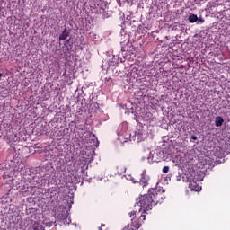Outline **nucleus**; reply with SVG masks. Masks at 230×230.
<instances>
[{
	"label": "nucleus",
	"instance_id": "obj_8",
	"mask_svg": "<svg viewBox=\"0 0 230 230\" xmlns=\"http://www.w3.org/2000/svg\"><path fill=\"white\" fill-rule=\"evenodd\" d=\"M164 173H168L170 172V167L169 166H164L162 170Z\"/></svg>",
	"mask_w": 230,
	"mask_h": 230
},
{
	"label": "nucleus",
	"instance_id": "obj_10",
	"mask_svg": "<svg viewBox=\"0 0 230 230\" xmlns=\"http://www.w3.org/2000/svg\"><path fill=\"white\" fill-rule=\"evenodd\" d=\"M191 139H193V141H197L198 137H197V136L192 135V136H191Z\"/></svg>",
	"mask_w": 230,
	"mask_h": 230
},
{
	"label": "nucleus",
	"instance_id": "obj_6",
	"mask_svg": "<svg viewBox=\"0 0 230 230\" xmlns=\"http://www.w3.org/2000/svg\"><path fill=\"white\" fill-rule=\"evenodd\" d=\"M197 21H199V17L196 14H190L189 16V22H197Z\"/></svg>",
	"mask_w": 230,
	"mask_h": 230
},
{
	"label": "nucleus",
	"instance_id": "obj_14",
	"mask_svg": "<svg viewBox=\"0 0 230 230\" xmlns=\"http://www.w3.org/2000/svg\"><path fill=\"white\" fill-rule=\"evenodd\" d=\"M87 134H91L90 132H87Z\"/></svg>",
	"mask_w": 230,
	"mask_h": 230
},
{
	"label": "nucleus",
	"instance_id": "obj_7",
	"mask_svg": "<svg viewBox=\"0 0 230 230\" xmlns=\"http://www.w3.org/2000/svg\"><path fill=\"white\" fill-rule=\"evenodd\" d=\"M3 179H7L8 181H12V174H10V172H4V175H3Z\"/></svg>",
	"mask_w": 230,
	"mask_h": 230
},
{
	"label": "nucleus",
	"instance_id": "obj_11",
	"mask_svg": "<svg viewBox=\"0 0 230 230\" xmlns=\"http://www.w3.org/2000/svg\"><path fill=\"white\" fill-rule=\"evenodd\" d=\"M101 227H105V225L102 224V225H101Z\"/></svg>",
	"mask_w": 230,
	"mask_h": 230
},
{
	"label": "nucleus",
	"instance_id": "obj_13",
	"mask_svg": "<svg viewBox=\"0 0 230 230\" xmlns=\"http://www.w3.org/2000/svg\"><path fill=\"white\" fill-rule=\"evenodd\" d=\"M66 42H69V40H66Z\"/></svg>",
	"mask_w": 230,
	"mask_h": 230
},
{
	"label": "nucleus",
	"instance_id": "obj_12",
	"mask_svg": "<svg viewBox=\"0 0 230 230\" xmlns=\"http://www.w3.org/2000/svg\"><path fill=\"white\" fill-rule=\"evenodd\" d=\"M99 230H103V229H102V227H100Z\"/></svg>",
	"mask_w": 230,
	"mask_h": 230
},
{
	"label": "nucleus",
	"instance_id": "obj_3",
	"mask_svg": "<svg viewBox=\"0 0 230 230\" xmlns=\"http://www.w3.org/2000/svg\"><path fill=\"white\" fill-rule=\"evenodd\" d=\"M69 37V32H67V29H64L62 33L59 35V40H66Z\"/></svg>",
	"mask_w": 230,
	"mask_h": 230
},
{
	"label": "nucleus",
	"instance_id": "obj_1",
	"mask_svg": "<svg viewBox=\"0 0 230 230\" xmlns=\"http://www.w3.org/2000/svg\"><path fill=\"white\" fill-rule=\"evenodd\" d=\"M148 181H149L148 176L142 174L141 179L139 181L140 186H143V188L148 186Z\"/></svg>",
	"mask_w": 230,
	"mask_h": 230
},
{
	"label": "nucleus",
	"instance_id": "obj_2",
	"mask_svg": "<svg viewBox=\"0 0 230 230\" xmlns=\"http://www.w3.org/2000/svg\"><path fill=\"white\" fill-rule=\"evenodd\" d=\"M189 188L190 190H191V191H200L201 190L200 186L195 181H190L189 184Z\"/></svg>",
	"mask_w": 230,
	"mask_h": 230
},
{
	"label": "nucleus",
	"instance_id": "obj_4",
	"mask_svg": "<svg viewBox=\"0 0 230 230\" xmlns=\"http://www.w3.org/2000/svg\"><path fill=\"white\" fill-rule=\"evenodd\" d=\"M215 125L216 127H222L224 125V119L221 116L216 117Z\"/></svg>",
	"mask_w": 230,
	"mask_h": 230
},
{
	"label": "nucleus",
	"instance_id": "obj_9",
	"mask_svg": "<svg viewBox=\"0 0 230 230\" xmlns=\"http://www.w3.org/2000/svg\"><path fill=\"white\" fill-rule=\"evenodd\" d=\"M199 22H200V24H204V19L202 18H198Z\"/></svg>",
	"mask_w": 230,
	"mask_h": 230
},
{
	"label": "nucleus",
	"instance_id": "obj_5",
	"mask_svg": "<svg viewBox=\"0 0 230 230\" xmlns=\"http://www.w3.org/2000/svg\"><path fill=\"white\" fill-rule=\"evenodd\" d=\"M31 224H32L31 228L34 230H40L42 229V226L37 222H33V220H31Z\"/></svg>",
	"mask_w": 230,
	"mask_h": 230
}]
</instances>
